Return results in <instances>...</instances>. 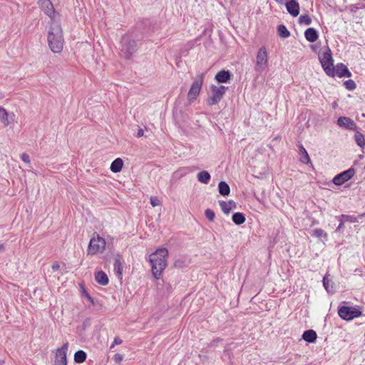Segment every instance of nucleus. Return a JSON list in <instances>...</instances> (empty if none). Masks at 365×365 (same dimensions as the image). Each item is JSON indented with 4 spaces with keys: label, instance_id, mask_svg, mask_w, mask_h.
<instances>
[{
    "label": "nucleus",
    "instance_id": "aec40b11",
    "mask_svg": "<svg viewBox=\"0 0 365 365\" xmlns=\"http://www.w3.org/2000/svg\"><path fill=\"white\" fill-rule=\"evenodd\" d=\"M96 281L102 286H106L108 284L109 279L105 272L100 270L95 274Z\"/></svg>",
    "mask_w": 365,
    "mask_h": 365
},
{
    "label": "nucleus",
    "instance_id": "9b49d317",
    "mask_svg": "<svg viewBox=\"0 0 365 365\" xmlns=\"http://www.w3.org/2000/svg\"><path fill=\"white\" fill-rule=\"evenodd\" d=\"M38 4L41 10L51 19H53L56 14V11L53 8V5L50 0H38Z\"/></svg>",
    "mask_w": 365,
    "mask_h": 365
},
{
    "label": "nucleus",
    "instance_id": "f3484780",
    "mask_svg": "<svg viewBox=\"0 0 365 365\" xmlns=\"http://www.w3.org/2000/svg\"><path fill=\"white\" fill-rule=\"evenodd\" d=\"M114 271L118 278H122L123 269V259L119 254L116 255L113 264Z\"/></svg>",
    "mask_w": 365,
    "mask_h": 365
},
{
    "label": "nucleus",
    "instance_id": "c756f323",
    "mask_svg": "<svg viewBox=\"0 0 365 365\" xmlns=\"http://www.w3.org/2000/svg\"><path fill=\"white\" fill-rule=\"evenodd\" d=\"M187 265H188V261L185 257H180V258L175 259V261L174 262V264H173V266L175 268H178V269L187 267Z\"/></svg>",
    "mask_w": 365,
    "mask_h": 365
},
{
    "label": "nucleus",
    "instance_id": "e433bc0d",
    "mask_svg": "<svg viewBox=\"0 0 365 365\" xmlns=\"http://www.w3.org/2000/svg\"><path fill=\"white\" fill-rule=\"evenodd\" d=\"M205 217L210 222H212L215 220V214L211 209H207L205 211Z\"/></svg>",
    "mask_w": 365,
    "mask_h": 365
},
{
    "label": "nucleus",
    "instance_id": "c85d7f7f",
    "mask_svg": "<svg viewBox=\"0 0 365 365\" xmlns=\"http://www.w3.org/2000/svg\"><path fill=\"white\" fill-rule=\"evenodd\" d=\"M277 32L280 37L288 38L290 36V32L284 24H280L277 27Z\"/></svg>",
    "mask_w": 365,
    "mask_h": 365
},
{
    "label": "nucleus",
    "instance_id": "6ab92c4d",
    "mask_svg": "<svg viewBox=\"0 0 365 365\" xmlns=\"http://www.w3.org/2000/svg\"><path fill=\"white\" fill-rule=\"evenodd\" d=\"M304 37L310 43L315 42L318 38V32L314 28H308L304 32Z\"/></svg>",
    "mask_w": 365,
    "mask_h": 365
},
{
    "label": "nucleus",
    "instance_id": "412c9836",
    "mask_svg": "<svg viewBox=\"0 0 365 365\" xmlns=\"http://www.w3.org/2000/svg\"><path fill=\"white\" fill-rule=\"evenodd\" d=\"M317 334L313 329H309L304 331L302 339L309 343H314L317 340Z\"/></svg>",
    "mask_w": 365,
    "mask_h": 365
},
{
    "label": "nucleus",
    "instance_id": "dca6fc26",
    "mask_svg": "<svg viewBox=\"0 0 365 365\" xmlns=\"http://www.w3.org/2000/svg\"><path fill=\"white\" fill-rule=\"evenodd\" d=\"M232 73L230 71L222 70L216 73L215 79L220 83H228L231 79Z\"/></svg>",
    "mask_w": 365,
    "mask_h": 365
},
{
    "label": "nucleus",
    "instance_id": "423d86ee",
    "mask_svg": "<svg viewBox=\"0 0 365 365\" xmlns=\"http://www.w3.org/2000/svg\"><path fill=\"white\" fill-rule=\"evenodd\" d=\"M204 81V74L197 75V78L192 83L191 87L187 93V98L190 102H192L198 96Z\"/></svg>",
    "mask_w": 365,
    "mask_h": 365
},
{
    "label": "nucleus",
    "instance_id": "c03bdc74",
    "mask_svg": "<svg viewBox=\"0 0 365 365\" xmlns=\"http://www.w3.org/2000/svg\"><path fill=\"white\" fill-rule=\"evenodd\" d=\"M51 268H52L53 272H56L57 270L59 269L60 265L57 262H56L52 264Z\"/></svg>",
    "mask_w": 365,
    "mask_h": 365
},
{
    "label": "nucleus",
    "instance_id": "72a5a7b5",
    "mask_svg": "<svg viewBox=\"0 0 365 365\" xmlns=\"http://www.w3.org/2000/svg\"><path fill=\"white\" fill-rule=\"evenodd\" d=\"M0 119L5 125H9L8 113L6 110L0 106Z\"/></svg>",
    "mask_w": 365,
    "mask_h": 365
},
{
    "label": "nucleus",
    "instance_id": "1a4fd4ad",
    "mask_svg": "<svg viewBox=\"0 0 365 365\" xmlns=\"http://www.w3.org/2000/svg\"><path fill=\"white\" fill-rule=\"evenodd\" d=\"M97 237H93L91 239L88 245V253L95 255L98 252H102L106 246L105 240L100 237L99 235H96Z\"/></svg>",
    "mask_w": 365,
    "mask_h": 365
},
{
    "label": "nucleus",
    "instance_id": "4468645a",
    "mask_svg": "<svg viewBox=\"0 0 365 365\" xmlns=\"http://www.w3.org/2000/svg\"><path fill=\"white\" fill-rule=\"evenodd\" d=\"M334 76L336 75L339 78L351 77V73L344 64L339 63L336 66H334Z\"/></svg>",
    "mask_w": 365,
    "mask_h": 365
},
{
    "label": "nucleus",
    "instance_id": "4c0bfd02",
    "mask_svg": "<svg viewBox=\"0 0 365 365\" xmlns=\"http://www.w3.org/2000/svg\"><path fill=\"white\" fill-rule=\"evenodd\" d=\"M150 204L153 207H156V206L160 205V201L156 197L151 196L150 198Z\"/></svg>",
    "mask_w": 365,
    "mask_h": 365
},
{
    "label": "nucleus",
    "instance_id": "8fccbe9b",
    "mask_svg": "<svg viewBox=\"0 0 365 365\" xmlns=\"http://www.w3.org/2000/svg\"><path fill=\"white\" fill-rule=\"evenodd\" d=\"M4 245L0 243V250H4Z\"/></svg>",
    "mask_w": 365,
    "mask_h": 365
},
{
    "label": "nucleus",
    "instance_id": "5701e85b",
    "mask_svg": "<svg viewBox=\"0 0 365 365\" xmlns=\"http://www.w3.org/2000/svg\"><path fill=\"white\" fill-rule=\"evenodd\" d=\"M218 191L222 196H227L230 192V187L225 181H220L218 184Z\"/></svg>",
    "mask_w": 365,
    "mask_h": 365
},
{
    "label": "nucleus",
    "instance_id": "393cba45",
    "mask_svg": "<svg viewBox=\"0 0 365 365\" xmlns=\"http://www.w3.org/2000/svg\"><path fill=\"white\" fill-rule=\"evenodd\" d=\"M299 154L301 155L300 161L304 164H308L309 163H310L309 156L304 146L302 145H299Z\"/></svg>",
    "mask_w": 365,
    "mask_h": 365
},
{
    "label": "nucleus",
    "instance_id": "20e7f679",
    "mask_svg": "<svg viewBox=\"0 0 365 365\" xmlns=\"http://www.w3.org/2000/svg\"><path fill=\"white\" fill-rule=\"evenodd\" d=\"M320 63L326 74L331 77H334V61L331 49L327 46L323 53L322 57H319Z\"/></svg>",
    "mask_w": 365,
    "mask_h": 365
},
{
    "label": "nucleus",
    "instance_id": "ddd939ff",
    "mask_svg": "<svg viewBox=\"0 0 365 365\" xmlns=\"http://www.w3.org/2000/svg\"><path fill=\"white\" fill-rule=\"evenodd\" d=\"M337 124L339 127L344 128L351 130H356V124L350 118L341 116L337 120Z\"/></svg>",
    "mask_w": 365,
    "mask_h": 365
},
{
    "label": "nucleus",
    "instance_id": "cd10ccee",
    "mask_svg": "<svg viewBox=\"0 0 365 365\" xmlns=\"http://www.w3.org/2000/svg\"><path fill=\"white\" fill-rule=\"evenodd\" d=\"M354 140L356 143L361 147V148H364L365 146V136L359 131H356L354 134Z\"/></svg>",
    "mask_w": 365,
    "mask_h": 365
},
{
    "label": "nucleus",
    "instance_id": "2eb2a0df",
    "mask_svg": "<svg viewBox=\"0 0 365 365\" xmlns=\"http://www.w3.org/2000/svg\"><path fill=\"white\" fill-rule=\"evenodd\" d=\"M287 12L292 16H297L299 14V4L296 0H289L285 4Z\"/></svg>",
    "mask_w": 365,
    "mask_h": 365
},
{
    "label": "nucleus",
    "instance_id": "f8f14e48",
    "mask_svg": "<svg viewBox=\"0 0 365 365\" xmlns=\"http://www.w3.org/2000/svg\"><path fill=\"white\" fill-rule=\"evenodd\" d=\"M68 343H65L61 348L58 349L54 361V365H67L66 354Z\"/></svg>",
    "mask_w": 365,
    "mask_h": 365
},
{
    "label": "nucleus",
    "instance_id": "79ce46f5",
    "mask_svg": "<svg viewBox=\"0 0 365 365\" xmlns=\"http://www.w3.org/2000/svg\"><path fill=\"white\" fill-rule=\"evenodd\" d=\"M21 158L26 163H30V158H29V155L27 153H22L21 155Z\"/></svg>",
    "mask_w": 365,
    "mask_h": 365
},
{
    "label": "nucleus",
    "instance_id": "9d476101",
    "mask_svg": "<svg viewBox=\"0 0 365 365\" xmlns=\"http://www.w3.org/2000/svg\"><path fill=\"white\" fill-rule=\"evenodd\" d=\"M355 174V170L350 168L348 170L337 174L332 180V182L336 185H341L344 182L350 180Z\"/></svg>",
    "mask_w": 365,
    "mask_h": 365
},
{
    "label": "nucleus",
    "instance_id": "bb28decb",
    "mask_svg": "<svg viewBox=\"0 0 365 365\" xmlns=\"http://www.w3.org/2000/svg\"><path fill=\"white\" fill-rule=\"evenodd\" d=\"M87 354L83 350H78L74 354V361L78 364L84 362L86 359Z\"/></svg>",
    "mask_w": 365,
    "mask_h": 365
},
{
    "label": "nucleus",
    "instance_id": "09e8293b",
    "mask_svg": "<svg viewBox=\"0 0 365 365\" xmlns=\"http://www.w3.org/2000/svg\"><path fill=\"white\" fill-rule=\"evenodd\" d=\"M171 288H172V287H171V285H170V284H167V286H166V289H167V290H168V292H170Z\"/></svg>",
    "mask_w": 365,
    "mask_h": 365
},
{
    "label": "nucleus",
    "instance_id": "58836bf2",
    "mask_svg": "<svg viewBox=\"0 0 365 365\" xmlns=\"http://www.w3.org/2000/svg\"><path fill=\"white\" fill-rule=\"evenodd\" d=\"M122 342L123 341L118 336L115 337L113 344L110 346V349H112L115 345L121 344Z\"/></svg>",
    "mask_w": 365,
    "mask_h": 365
},
{
    "label": "nucleus",
    "instance_id": "2f4dec72",
    "mask_svg": "<svg viewBox=\"0 0 365 365\" xmlns=\"http://www.w3.org/2000/svg\"><path fill=\"white\" fill-rule=\"evenodd\" d=\"M337 218H341L344 220V222H359L358 216H354V215H341Z\"/></svg>",
    "mask_w": 365,
    "mask_h": 365
},
{
    "label": "nucleus",
    "instance_id": "a211bd4d",
    "mask_svg": "<svg viewBox=\"0 0 365 365\" xmlns=\"http://www.w3.org/2000/svg\"><path fill=\"white\" fill-rule=\"evenodd\" d=\"M219 205L222 212L226 215L229 214L232 208H236V202L232 200H230L228 202L220 200Z\"/></svg>",
    "mask_w": 365,
    "mask_h": 365
},
{
    "label": "nucleus",
    "instance_id": "0eeeda50",
    "mask_svg": "<svg viewBox=\"0 0 365 365\" xmlns=\"http://www.w3.org/2000/svg\"><path fill=\"white\" fill-rule=\"evenodd\" d=\"M268 65L267 52L264 46H262L257 51L256 56V65L255 69L257 72L265 70Z\"/></svg>",
    "mask_w": 365,
    "mask_h": 365
},
{
    "label": "nucleus",
    "instance_id": "a18cd8bd",
    "mask_svg": "<svg viewBox=\"0 0 365 365\" xmlns=\"http://www.w3.org/2000/svg\"><path fill=\"white\" fill-rule=\"evenodd\" d=\"M143 134H144L143 130L142 128H139L138 130V133L136 134V137L140 138V137L143 136Z\"/></svg>",
    "mask_w": 365,
    "mask_h": 365
},
{
    "label": "nucleus",
    "instance_id": "c9c22d12",
    "mask_svg": "<svg viewBox=\"0 0 365 365\" xmlns=\"http://www.w3.org/2000/svg\"><path fill=\"white\" fill-rule=\"evenodd\" d=\"M344 85L345 88L349 91H353L356 87L355 82L351 79H349V80L344 81Z\"/></svg>",
    "mask_w": 365,
    "mask_h": 365
},
{
    "label": "nucleus",
    "instance_id": "f704fd0d",
    "mask_svg": "<svg viewBox=\"0 0 365 365\" xmlns=\"http://www.w3.org/2000/svg\"><path fill=\"white\" fill-rule=\"evenodd\" d=\"M299 23L300 24H305V25H310L312 24V19L311 17L307 15V14H305V15H302L300 16V17L299 18Z\"/></svg>",
    "mask_w": 365,
    "mask_h": 365
},
{
    "label": "nucleus",
    "instance_id": "a878e982",
    "mask_svg": "<svg viewBox=\"0 0 365 365\" xmlns=\"http://www.w3.org/2000/svg\"><path fill=\"white\" fill-rule=\"evenodd\" d=\"M197 178L200 182L207 184L210 180L211 176L207 171L203 170L197 173Z\"/></svg>",
    "mask_w": 365,
    "mask_h": 365
},
{
    "label": "nucleus",
    "instance_id": "3c124183",
    "mask_svg": "<svg viewBox=\"0 0 365 365\" xmlns=\"http://www.w3.org/2000/svg\"><path fill=\"white\" fill-rule=\"evenodd\" d=\"M277 1H278L279 3L280 4H282L283 3V0H276Z\"/></svg>",
    "mask_w": 365,
    "mask_h": 365
},
{
    "label": "nucleus",
    "instance_id": "6e6552de",
    "mask_svg": "<svg viewBox=\"0 0 365 365\" xmlns=\"http://www.w3.org/2000/svg\"><path fill=\"white\" fill-rule=\"evenodd\" d=\"M227 88L225 86H216L212 85L210 89L212 95L207 99L208 105L213 106L217 104L222 98Z\"/></svg>",
    "mask_w": 365,
    "mask_h": 365
},
{
    "label": "nucleus",
    "instance_id": "49530a36",
    "mask_svg": "<svg viewBox=\"0 0 365 365\" xmlns=\"http://www.w3.org/2000/svg\"><path fill=\"white\" fill-rule=\"evenodd\" d=\"M86 297L87 298V299L91 302V303H93V298L87 293H86L85 294Z\"/></svg>",
    "mask_w": 365,
    "mask_h": 365
},
{
    "label": "nucleus",
    "instance_id": "ea45409f",
    "mask_svg": "<svg viewBox=\"0 0 365 365\" xmlns=\"http://www.w3.org/2000/svg\"><path fill=\"white\" fill-rule=\"evenodd\" d=\"M123 355L120 354H115L114 356H113V361H115V363L116 364H119L120 363V361L123 360Z\"/></svg>",
    "mask_w": 365,
    "mask_h": 365
},
{
    "label": "nucleus",
    "instance_id": "f03ea898",
    "mask_svg": "<svg viewBox=\"0 0 365 365\" xmlns=\"http://www.w3.org/2000/svg\"><path fill=\"white\" fill-rule=\"evenodd\" d=\"M48 43L53 53H60L63 49V38L62 29L58 23H51L48 34Z\"/></svg>",
    "mask_w": 365,
    "mask_h": 365
},
{
    "label": "nucleus",
    "instance_id": "b1692460",
    "mask_svg": "<svg viewBox=\"0 0 365 365\" xmlns=\"http://www.w3.org/2000/svg\"><path fill=\"white\" fill-rule=\"evenodd\" d=\"M232 220L235 225H240L245 222L246 218L243 213L237 212L232 215Z\"/></svg>",
    "mask_w": 365,
    "mask_h": 365
},
{
    "label": "nucleus",
    "instance_id": "de8ad7c7",
    "mask_svg": "<svg viewBox=\"0 0 365 365\" xmlns=\"http://www.w3.org/2000/svg\"><path fill=\"white\" fill-rule=\"evenodd\" d=\"M365 217V212H364V213H362V214H361V215H358L359 220L360 219H362V218H363V217Z\"/></svg>",
    "mask_w": 365,
    "mask_h": 365
},
{
    "label": "nucleus",
    "instance_id": "f257e3e1",
    "mask_svg": "<svg viewBox=\"0 0 365 365\" xmlns=\"http://www.w3.org/2000/svg\"><path fill=\"white\" fill-rule=\"evenodd\" d=\"M168 256V250L166 248H160L158 249L149 257L153 277L157 279L160 278L162 272L167 266Z\"/></svg>",
    "mask_w": 365,
    "mask_h": 365
},
{
    "label": "nucleus",
    "instance_id": "37998d69",
    "mask_svg": "<svg viewBox=\"0 0 365 365\" xmlns=\"http://www.w3.org/2000/svg\"><path fill=\"white\" fill-rule=\"evenodd\" d=\"M338 219L340 221V223L338 225V227H336V232H341L343 230V228H344V220L341 219V218H338Z\"/></svg>",
    "mask_w": 365,
    "mask_h": 365
},
{
    "label": "nucleus",
    "instance_id": "a19ab883",
    "mask_svg": "<svg viewBox=\"0 0 365 365\" xmlns=\"http://www.w3.org/2000/svg\"><path fill=\"white\" fill-rule=\"evenodd\" d=\"M91 326V319L89 318L86 319L83 324H82V328L83 330H86L87 327Z\"/></svg>",
    "mask_w": 365,
    "mask_h": 365
},
{
    "label": "nucleus",
    "instance_id": "39448f33",
    "mask_svg": "<svg viewBox=\"0 0 365 365\" xmlns=\"http://www.w3.org/2000/svg\"><path fill=\"white\" fill-rule=\"evenodd\" d=\"M339 316L344 320L350 321L361 315V312L355 307L341 306L338 309Z\"/></svg>",
    "mask_w": 365,
    "mask_h": 365
},
{
    "label": "nucleus",
    "instance_id": "7ed1b4c3",
    "mask_svg": "<svg viewBox=\"0 0 365 365\" xmlns=\"http://www.w3.org/2000/svg\"><path fill=\"white\" fill-rule=\"evenodd\" d=\"M120 44V53L126 59H129L137 51L136 41L131 39L128 36H124L122 37Z\"/></svg>",
    "mask_w": 365,
    "mask_h": 365
},
{
    "label": "nucleus",
    "instance_id": "4be33fe9",
    "mask_svg": "<svg viewBox=\"0 0 365 365\" xmlns=\"http://www.w3.org/2000/svg\"><path fill=\"white\" fill-rule=\"evenodd\" d=\"M123 165V160L120 158H118L112 162L110 169L113 173H117L122 170Z\"/></svg>",
    "mask_w": 365,
    "mask_h": 365
},
{
    "label": "nucleus",
    "instance_id": "473e14b6",
    "mask_svg": "<svg viewBox=\"0 0 365 365\" xmlns=\"http://www.w3.org/2000/svg\"><path fill=\"white\" fill-rule=\"evenodd\" d=\"M332 282L328 279V276L325 275L323 278V285L327 292H333L334 291L332 284H330Z\"/></svg>",
    "mask_w": 365,
    "mask_h": 365
},
{
    "label": "nucleus",
    "instance_id": "7c9ffc66",
    "mask_svg": "<svg viewBox=\"0 0 365 365\" xmlns=\"http://www.w3.org/2000/svg\"><path fill=\"white\" fill-rule=\"evenodd\" d=\"M312 236H314L317 238L324 237L325 240H327L328 235L321 228H317L312 231Z\"/></svg>",
    "mask_w": 365,
    "mask_h": 365
}]
</instances>
